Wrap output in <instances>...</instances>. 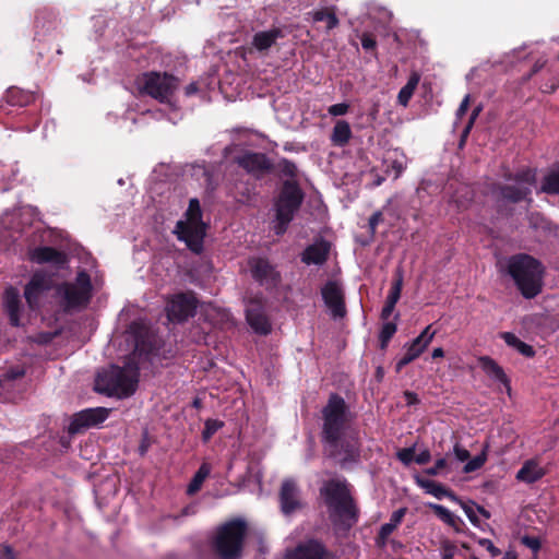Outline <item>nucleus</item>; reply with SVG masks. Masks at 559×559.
<instances>
[{"instance_id":"f257e3e1","label":"nucleus","mask_w":559,"mask_h":559,"mask_svg":"<svg viewBox=\"0 0 559 559\" xmlns=\"http://www.w3.org/2000/svg\"><path fill=\"white\" fill-rule=\"evenodd\" d=\"M328 509L329 519L337 534L347 535L359 521V508L352 495L350 485L343 478L325 480L319 489Z\"/></svg>"},{"instance_id":"f03ea898","label":"nucleus","mask_w":559,"mask_h":559,"mask_svg":"<svg viewBox=\"0 0 559 559\" xmlns=\"http://www.w3.org/2000/svg\"><path fill=\"white\" fill-rule=\"evenodd\" d=\"M321 414V440L326 445L328 456L335 457L338 443L349 421V407L340 394L331 393Z\"/></svg>"},{"instance_id":"7ed1b4c3","label":"nucleus","mask_w":559,"mask_h":559,"mask_svg":"<svg viewBox=\"0 0 559 559\" xmlns=\"http://www.w3.org/2000/svg\"><path fill=\"white\" fill-rule=\"evenodd\" d=\"M508 273L525 299H533L543 290V263L527 253H518L508 261Z\"/></svg>"},{"instance_id":"20e7f679","label":"nucleus","mask_w":559,"mask_h":559,"mask_svg":"<svg viewBox=\"0 0 559 559\" xmlns=\"http://www.w3.org/2000/svg\"><path fill=\"white\" fill-rule=\"evenodd\" d=\"M139 376V362L134 357H128L122 367L111 366L109 370L99 373L96 385L108 396L128 397L136 391Z\"/></svg>"},{"instance_id":"39448f33","label":"nucleus","mask_w":559,"mask_h":559,"mask_svg":"<svg viewBox=\"0 0 559 559\" xmlns=\"http://www.w3.org/2000/svg\"><path fill=\"white\" fill-rule=\"evenodd\" d=\"M304 200L305 192L297 180H284L282 182L278 193L274 198L273 230L275 235L282 236L287 231Z\"/></svg>"},{"instance_id":"423d86ee","label":"nucleus","mask_w":559,"mask_h":559,"mask_svg":"<svg viewBox=\"0 0 559 559\" xmlns=\"http://www.w3.org/2000/svg\"><path fill=\"white\" fill-rule=\"evenodd\" d=\"M93 285L90 274L78 272L74 282H63L56 288V296L64 313H72L86 308L92 299Z\"/></svg>"},{"instance_id":"0eeeda50","label":"nucleus","mask_w":559,"mask_h":559,"mask_svg":"<svg viewBox=\"0 0 559 559\" xmlns=\"http://www.w3.org/2000/svg\"><path fill=\"white\" fill-rule=\"evenodd\" d=\"M247 535V523L235 519L221 525L212 542V548L219 559H240Z\"/></svg>"},{"instance_id":"6e6552de","label":"nucleus","mask_w":559,"mask_h":559,"mask_svg":"<svg viewBox=\"0 0 559 559\" xmlns=\"http://www.w3.org/2000/svg\"><path fill=\"white\" fill-rule=\"evenodd\" d=\"M179 84V79L168 72L148 71L136 78V86L141 95L167 105L171 104Z\"/></svg>"},{"instance_id":"1a4fd4ad","label":"nucleus","mask_w":559,"mask_h":559,"mask_svg":"<svg viewBox=\"0 0 559 559\" xmlns=\"http://www.w3.org/2000/svg\"><path fill=\"white\" fill-rule=\"evenodd\" d=\"M198 299L191 292L173 295L166 304L167 319L174 323H182L195 314Z\"/></svg>"},{"instance_id":"9d476101","label":"nucleus","mask_w":559,"mask_h":559,"mask_svg":"<svg viewBox=\"0 0 559 559\" xmlns=\"http://www.w3.org/2000/svg\"><path fill=\"white\" fill-rule=\"evenodd\" d=\"M251 277L266 290L276 288L281 281V273L267 258L252 257L248 260Z\"/></svg>"},{"instance_id":"9b49d317","label":"nucleus","mask_w":559,"mask_h":559,"mask_svg":"<svg viewBox=\"0 0 559 559\" xmlns=\"http://www.w3.org/2000/svg\"><path fill=\"white\" fill-rule=\"evenodd\" d=\"M206 227V224L183 223V221H178L174 233L178 240L183 241L191 252L200 254L204 248Z\"/></svg>"},{"instance_id":"f8f14e48","label":"nucleus","mask_w":559,"mask_h":559,"mask_svg":"<svg viewBox=\"0 0 559 559\" xmlns=\"http://www.w3.org/2000/svg\"><path fill=\"white\" fill-rule=\"evenodd\" d=\"M52 287L51 276L44 271H36L24 287V297L32 310L40 306V299Z\"/></svg>"},{"instance_id":"ddd939ff","label":"nucleus","mask_w":559,"mask_h":559,"mask_svg":"<svg viewBox=\"0 0 559 559\" xmlns=\"http://www.w3.org/2000/svg\"><path fill=\"white\" fill-rule=\"evenodd\" d=\"M321 296L333 319H342L346 316L345 294L337 281H328L321 287Z\"/></svg>"},{"instance_id":"4468645a","label":"nucleus","mask_w":559,"mask_h":559,"mask_svg":"<svg viewBox=\"0 0 559 559\" xmlns=\"http://www.w3.org/2000/svg\"><path fill=\"white\" fill-rule=\"evenodd\" d=\"M246 320L250 328L258 334L266 335L272 326L265 314L264 301L261 296H253L247 300Z\"/></svg>"},{"instance_id":"2eb2a0df","label":"nucleus","mask_w":559,"mask_h":559,"mask_svg":"<svg viewBox=\"0 0 559 559\" xmlns=\"http://www.w3.org/2000/svg\"><path fill=\"white\" fill-rule=\"evenodd\" d=\"M110 409L106 407L85 408L72 416L68 431L70 435H76L84 429L98 426L109 416Z\"/></svg>"},{"instance_id":"dca6fc26","label":"nucleus","mask_w":559,"mask_h":559,"mask_svg":"<svg viewBox=\"0 0 559 559\" xmlns=\"http://www.w3.org/2000/svg\"><path fill=\"white\" fill-rule=\"evenodd\" d=\"M435 335L436 330H432V325L429 324L417 337H415L409 344L405 345L406 353L396 362L395 371L400 373L405 366L417 359L432 342Z\"/></svg>"},{"instance_id":"f3484780","label":"nucleus","mask_w":559,"mask_h":559,"mask_svg":"<svg viewBox=\"0 0 559 559\" xmlns=\"http://www.w3.org/2000/svg\"><path fill=\"white\" fill-rule=\"evenodd\" d=\"M236 162L239 167L257 178L273 170V164L266 154L260 152H245L236 158Z\"/></svg>"},{"instance_id":"a211bd4d","label":"nucleus","mask_w":559,"mask_h":559,"mask_svg":"<svg viewBox=\"0 0 559 559\" xmlns=\"http://www.w3.org/2000/svg\"><path fill=\"white\" fill-rule=\"evenodd\" d=\"M281 511L285 515H292L302 508L299 488L294 479H285L280 489Z\"/></svg>"},{"instance_id":"6ab92c4d","label":"nucleus","mask_w":559,"mask_h":559,"mask_svg":"<svg viewBox=\"0 0 559 559\" xmlns=\"http://www.w3.org/2000/svg\"><path fill=\"white\" fill-rule=\"evenodd\" d=\"M29 260L37 264H51L62 269L68 263V257L64 252L48 246L36 247L29 251Z\"/></svg>"},{"instance_id":"aec40b11","label":"nucleus","mask_w":559,"mask_h":559,"mask_svg":"<svg viewBox=\"0 0 559 559\" xmlns=\"http://www.w3.org/2000/svg\"><path fill=\"white\" fill-rule=\"evenodd\" d=\"M326 555L328 550L323 543L312 538L299 544L289 559H324Z\"/></svg>"},{"instance_id":"412c9836","label":"nucleus","mask_w":559,"mask_h":559,"mask_svg":"<svg viewBox=\"0 0 559 559\" xmlns=\"http://www.w3.org/2000/svg\"><path fill=\"white\" fill-rule=\"evenodd\" d=\"M285 34L281 27H272L253 34L251 45L259 52L267 51L277 39L284 38Z\"/></svg>"},{"instance_id":"4be33fe9","label":"nucleus","mask_w":559,"mask_h":559,"mask_svg":"<svg viewBox=\"0 0 559 559\" xmlns=\"http://www.w3.org/2000/svg\"><path fill=\"white\" fill-rule=\"evenodd\" d=\"M330 253L329 242L321 240L309 245L301 253V262L307 265H322L326 262Z\"/></svg>"},{"instance_id":"5701e85b","label":"nucleus","mask_w":559,"mask_h":559,"mask_svg":"<svg viewBox=\"0 0 559 559\" xmlns=\"http://www.w3.org/2000/svg\"><path fill=\"white\" fill-rule=\"evenodd\" d=\"M3 304L11 325L19 326L21 314V297L17 288L9 286L4 290Z\"/></svg>"},{"instance_id":"b1692460","label":"nucleus","mask_w":559,"mask_h":559,"mask_svg":"<svg viewBox=\"0 0 559 559\" xmlns=\"http://www.w3.org/2000/svg\"><path fill=\"white\" fill-rule=\"evenodd\" d=\"M155 355H157V346L154 337L147 332L138 333L134 350L129 357H134V360L139 362L142 357L150 358Z\"/></svg>"},{"instance_id":"393cba45","label":"nucleus","mask_w":559,"mask_h":559,"mask_svg":"<svg viewBox=\"0 0 559 559\" xmlns=\"http://www.w3.org/2000/svg\"><path fill=\"white\" fill-rule=\"evenodd\" d=\"M546 475V469L540 467L534 459L527 460L516 473V479L526 484H534Z\"/></svg>"},{"instance_id":"a878e982","label":"nucleus","mask_w":559,"mask_h":559,"mask_svg":"<svg viewBox=\"0 0 559 559\" xmlns=\"http://www.w3.org/2000/svg\"><path fill=\"white\" fill-rule=\"evenodd\" d=\"M416 484L420 488L425 489L427 493L432 495L437 499H442V498L447 497L453 501H460L459 498L455 496V493L451 489L444 487L442 484H440L436 480L417 476Z\"/></svg>"},{"instance_id":"bb28decb","label":"nucleus","mask_w":559,"mask_h":559,"mask_svg":"<svg viewBox=\"0 0 559 559\" xmlns=\"http://www.w3.org/2000/svg\"><path fill=\"white\" fill-rule=\"evenodd\" d=\"M479 365L483 369V371L491 379L502 383L504 386H507L508 390H510V380L508 376L506 374L502 367H500L496 360H493L489 356H481L478 359Z\"/></svg>"},{"instance_id":"cd10ccee","label":"nucleus","mask_w":559,"mask_h":559,"mask_svg":"<svg viewBox=\"0 0 559 559\" xmlns=\"http://www.w3.org/2000/svg\"><path fill=\"white\" fill-rule=\"evenodd\" d=\"M532 190L530 187H519L511 185H501L499 186V194L503 200H507L511 203H519L523 200H527L532 202L530 198Z\"/></svg>"},{"instance_id":"c85d7f7f","label":"nucleus","mask_w":559,"mask_h":559,"mask_svg":"<svg viewBox=\"0 0 559 559\" xmlns=\"http://www.w3.org/2000/svg\"><path fill=\"white\" fill-rule=\"evenodd\" d=\"M342 455L341 463L344 465L346 463H357L360 459V449L359 444L353 440H344L340 441L337 447V454Z\"/></svg>"},{"instance_id":"c756f323","label":"nucleus","mask_w":559,"mask_h":559,"mask_svg":"<svg viewBox=\"0 0 559 559\" xmlns=\"http://www.w3.org/2000/svg\"><path fill=\"white\" fill-rule=\"evenodd\" d=\"M352 135L349 123L346 120H337L332 130L331 141L335 146L343 147L349 143Z\"/></svg>"},{"instance_id":"7c9ffc66","label":"nucleus","mask_w":559,"mask_h":559,"mask_svg":"<svg viewBox=\"0 0 559 559\" xmlns=\"http://www.w3.org/2000/svg\"><path fill=\"white\" fill-rule=\"evenodd\" d=\"M501 338L506 342L507 345L515 348L523 356L527 358L535 356V349L533 346L521 341L515 334L511 332H503L501 333Z\"/></svg>"},{"instance_id":"2f4dec72","label":"nucleus","mask_w":559,"mask_h":559,"mask_svg":"<svg viewBox=\"0 0 559 559\" xmlns=\"http://www.w3.org/2000/svg\"><path fill=\"white\" fill-rule=\"evenodd\" d=\"M420 76L418 73L413 72L407 81V83L400 90L397 95L399 104L402 106H407L418 83Z\"/></svg>"},{"instance_id":"473e14b6","label":"nucleus","mask_w":559,"mask_h":559,"mask_svg":"<svg viewBox=\"0 0 559 559\" xmlns=\"http://www.w3.org/2000/svg\"><path fill=\"white\" fill-rule=\"evenodd\" d=\"M314 22H325L326 29L335 28L340 21L332 8H322L310 13Z\"/></svg>"},{"instance_id":"72a5a7b5","label":"nucleus","mask_w":559,"mask_h":559,"mask_svg":"<svg viewBox=\"0 0 559 559\" xmlns=\"http://www.w3.org/2000/svg\"><path fill=\"white\" fill-rule=\"evenodd\" d=\"M5 99L7 103L12 106L23 107L29 104L33 99V95L17 87H11L7 91Z\"/></svg>"},{"instance_id":"f704fd0d","label":"nucleus","mask_w":559,"mask_h":559,"mask_svg":"<svg viewBox=\"0 0 559 559\" xmlns=\"http://www.w3.org/2000/svg\"><path fill=\"white\" fill-rule=\"evenodd\" d=\"M210 473L211 466L207 463H202L188 486V493L193 495L198 492Z\"/></svg>"},{"instance_id":"c9c22d12","label":"nucleus","mask_w":559,"mask_h":559,"mask_svg":"<svg viewBox=\"0 0 559 559\" xmlns=\"http://www.w3.org/2000/svg\"><path fill=\"white\" fill-rule=\"evenodd\" d=\"M429 508L433 511V513L445 524L457 530V523L462 522L460 518L454 515L450 510L441 504L429 503Z\"/></svg>"},{"instance_id":"e433bc0d","label":"nucleus","mask_w":559,"mask_h":559,"mask_svg":"<svg viewBox=\"0 0 559 559\" xmlns=\"http://www.w3.org/2000/svg\"><path fill=\"white\" fill-rule=\"evenodd\" d=\"M542 191L548 194H559V167L544 177Z\"/></svg>"},{"instance_id":"4c0bfd02","label":"nucleus","mask_w":559,"mask_h":559,"mask_svg":"<svg viewBox=\"0 0 559 559\" xmlns=\"http://www.w3.org/2000/svg\"><path fill=\"white\" fill-rule=\"evenodd\" d=\"M183 223L205 224L202 221V210L198 199L193 198L189 201L186 221H183Z\"/></svg>"},{"instance_id":"58836bf2","label":"nucleus","mask_w":559,"mask_h":559,"mask_svg":"<svg viewBox=\"0 0 559 559\" xmlns=\"http://www.w3.org/2000/svg\"><path fill=\"white\" fill-rule=\"evenodd\" d=\"M402 288H403V275L401 272H397V274L395 275V277L392 282V285H391V288H390V292H389V295H388L385 301L396 305L401 298Z\"/></svg>"},{"instance_id":"ea45409f","label":"nucleus","mask_w":559,"mask_h":559,"mask_svg":"<svg viewBox=\"0 0 559 559\" xmlns=\"http://www.w3.org/2000/svg\"><path fill=\"white\" fill-rule=\"evenodd\" d=\"M277 170L281 175L289 178L288 180H297L298 168L294 162L287 158H282L277 163Z\"/></svg>"},{"instance_id":"a19ab883","label":"nucleus","mask_w":559,"mask_h":559,"mask_svg":"<svg viewBox=\"0 0 559 559\" xmlns=\"http://www.w3.org/2000/svg\"><path fill=\"white\" fill-rule=\"evenodd\" d=\"M397 326L394 322H385L382 325V329L380 331L379 335V342H380V348L385 349L393 337V335L396 333Z\"/></svg>"},{"instance_id":"79ce46f5","label":"nucleus","mask_w":559,"mask_h":559,"mask_svg":"<svg viewBox=\"0 0 559 559\" xmlns=\"http://www.w3.org/2000/svg\"><path fill=\"white\" fill-rule=\"evenodd\" d=\"M224 426V423L217 419H207L202 431L203 442H209L211 438Z\"/></svg>"},{"instance_id":"37998d69","label":"nucleus","mask_w":559,"mask_h":559,"mask_svg":"<svg viewBox=\"0 0 559 559\" xmlns=\"http://www.w3.org/2000/svg\"><path fill=\"white\" fill-rule=\"evenodd\" d=\"M361 47L365 51L370 52L373 57H377V40L373 34L365 32L360 36Z\"/></svg>"},{"instance_id":"c03bdc74","label":"nucleus","mask_w":559,"mask_h":559,"mask_svg":"<svg viewBox=\"0 0 559 559\" xmlns=\"http://www.w3.org/2000/svg\"><path fill=\"white\" fill-rule=\"evenodd\" d=\"M486 462V456L484 454L476 455L473 459H468L467 463L464 465V473H472L479 469Z\"/></svg>"},{"instance_id":"a18cd8bd","label":"nucleus","mask_w":559,"mask_h":559,"mask_svg":"<svg viewBox=\"0 0 559 559\" xmlns=\"http://www.w3.org/2000/svg\"><path fill=\"white\" fill-rule=\"evenodd\" d=\"M514 180L518 182H525L532 186L535 183V173L532 169H525L523 171L518 173L514 176Z\"/></svg>"},{"instance_id":"49530a36","label":"nucleus","mask_w":559,"mask_h":559,"mask_svg":"<svg viewBox=\"0 0 559 559\" xmlns=\"http://www.w3.org/2000/svg\"><path fill=\"white\" fill-rule=\"evenodd\" d=\"M397 459L405 465H408L411 462L415 461V450L414 448H404L397 452Z\"/></svg>"},{"instance_id":"de8ad7c7","label":"nucleus","mask_w":559,"mask_h":559,"mask_svg":"<svg viewBox=\"0 0 559 559\" xmlns=\"http://www.w3.org/2000/svg\"><path fill=\"white\" fill-rule=\"evenodd\" d=\"M448 466V461L445 457H440L436 461L432 467H429L425 471V473L429 476H437L442 469Z\"/></svg>"},{"instance_id":"09e8293b","label":"nucleus","mask_w":559,"mask_h":559,"mask_svg":"<svg viewBox=\"0 0 559 559\" xmlns=\"http://www.w3.org/2000/svg\"><path fill=\"white\" fill-rule=\"evenodd\" d=\"M457 548L454 543L444 540L441 545L442 558H454Z\"/></svg>"},{"instance_id":"8fccbe9b","label":"nucleus","mask_w":559,"mask_h":559,"mask_svg":"<svg viewBox=\"0 0 559 559\" xmlns=\"http://www.w3.org/2000/svg\"><path fill=\"white\" fill-rule=\"evenodd\" d=\"M348 109H349L348 104L338 103V104H334V105L330 106L328 109V112L331 116L337 117V116H343V115L347 114Z\"/></svg>"},{"instance_id":"3c124183","label":"nucleus","mask_w":559,"mask_h":559,"mask_svg":"<svg viewBox=\"0 0 559 559\" xmlns=\"http://www.w3.org/2000/svg\"><path fill=\"white\" fill-rule=\"evenodd\" d=\"M383 222V214L381 211H376L369 218L368 226L371 235L376 234L377 226Z\"/></svg>"},{"instance_id":"603ef678","label":"nucleus","mask_w":559,"mask_h":559,"mask_svg":"<svg viewBox=\"0 0 559 559\" xmlns=\"http://www.w3.org/2000/svg\"><path fill=\"white\" fill-rule=\"evenodd\" d=\"M478 545L484 547L487 551H489L492 557H497L501 554L500 549H498L493 545V543L488 538H479Z\"/></svg>"},{"instance_id":"864d4df0","label":"nucleus","mask_w":559,"mask_h":559,"mask_svg":"<svg viewBox=\"0 0 559 559\" xmlns=\"http://www.w3.org/2000/svg\"><path fill=\"white\" fill-rule=\"evenodd\" d=\"M522 544L525 545L526 547L531 548L534 552H537L542 547L540 540L534 536L526 535V536L522 537Z\"/></svg>"},{"instance_id":"5fc2aeb1","label":"nucleus","mask_w":559,"mask_h":559,"mask_svg":"<svg viewBox=\"0 0 559 559\" xmlns=\"http://www.w3.org/2000/svg\"><path fill=\"white\" fill-rule=\"evenodd\" d=\"M460 503H461L467 519L471 521V523L473 525H478L479 520L477 518V514H476L474 508L472 506H468V504L462 502V501H460Z\"/></svg>"},{"instance_id":"6e6d98bb","label":"nucleus","mask_w":559,"mask_h":559,"mask_svg":"<svg viewBox=\"0 0 559 559\" xmlns=\"http://www.w3.org/2000/svg\"><path fill=\"white\" fill-rule=\"evenodd\" d=\"M25 374V370L21 367L10 368L5 373L4 378L8 380H16L23 378Z\"/></svg>"},{"instance_id":"4d7b16f0","label":"nucleus","mask_w":559,"mask_h":559,"mask_svg":"<svg viewBox=\"0 0 559 559\" xmlns=\"http://www.w3.org/2000/svg\"><path fill=\"white\" fill-rule=\"evenodd\" d=\"M406 512H407L406 508H400V509L395 510L392 513L389 522L394 524L397 527L402 523L403 518L405 516Z\"/></svg>"},{"instance_id":"13d9d810","label":"nucleus","mask_w":559,"mask_h":559,"mask_svg":"<svg viewBox=\"0 0 559 559\" xmlns=\"http://www.w3.org/2000/svg\"><path fill=\"white\" fill-rule=\"evenodd\" d=\"M454 454L460 462H465L469 459L471 454L468 450L462 448L459 443L454 445Z\"/></svg>"},{"instance_id":"bf43d9fd","label":"nucleus","mask_w":559,"mask_h":559,"mask_svg":"<svg viewBox=\"0 0 559 559\" xmlns=\"http://www.w3.org/2000/svg\"><path fill=\"white\" fill-rule=\"evenodd\" d=\"M469 100H471V96L467 94L461 102V104L456 110V117L459 119H461L466 114V111L469 107Z\"/></svg>"},{"instance_id":"052dcab7","label":"nucleus","mask_w":559,"mask_h":559,"mask_svg":"<svg viewBox=\"0 0 559 559\" xmlns=\"http://www.w3.org/2000/svg\"><path fill=\"white\" fill-rule=\"evenodd\" d=\"M430 459H431L430 451L426 449L415 456V462L419 465H424V464H427L430 461Z\"/></svg>"},{"instance_id":"680f3d73","label":"nucleus","mask_w":559,"mask_h":559,"mask_svg":"<svg viewBox=\"0 0 559 559\" xmlns=\"http://www.w3.org/2000/svg\"><path fill=\"white\" fill-rule=\"evenodd\" d=\"M395 306L396 305L385 301V304L381 310V314H380V317L383 321H386L391 317L392 312L394 311Z\"/></svg>"},{"instance_id":"e2e57ef3","label":"nucleus","mask_w":559,"mask_h":559,"mask_svg":"<svg viewBox=\"0 0 559 559\" xmlns=\"http://www.w3.org/2000/svg\"><path fill=\"white\" fill-rule=\"evenodd\" d=\"M404 400L407 405H416L419 403L418 395L413 391H405L404 392Z\"/></svg>"},{"instance_id":"0e129e2a","label":"nucleus","mask_w":559,"mask_h":559,"mask_svg":"<svg viewBox=\"0 0 559 559\" xmlns=\"http://www.w3.org/2000/svg\"><path fill=\"white\" fill-rule=\"evenodd\" d=\"M396 530V526L390 522L388 523H384L383 525H381L379 532L382 534V536H386L389 538V536Z\"/></svg>"},{"instance_id":"69168bd1","label":"nucleus","mask_w":559,"mask_h":559,"mask_svg":"<svg viewBox=\"0 0 559 559\" xmlns=\"http://www.w3.org/2000/svg\"><path fill=\"white\" fill-rule=\"evenodd\" d=\"M1 559H15L14 551L11 546H3L0 554Z\"/></svg>"},{"instance_id":"338daca9","label":"nucleus","mask_w":559,"mask_h":559,"mask_svg":"<svg viewBox=\"0 0 559 559\" xmlns=\"http://www.w3.org/2000/svg\"><path fill=\"white\" fill-rule=\"evenodd\" d=\"M148 447H150V442L147 440V436L145 435L139 445V454L141 456H144L148 450Z\"/></svg>"},{"instance_id":"774afa93","label":"nucleus","mask_w":559,"mask_h":559,"mask_svg":"<svg viewBox=\"0 0 559 559\" xmlns=\"http://www.w3.org/2000/svg\"><path fill=\"white\" fill-rule=\"evenodd\" d=\"M198 91L199 86L195 82H192L185 87V94L188 97L194 95L195 93H198Z\"/></svg>"}]
</instances>
